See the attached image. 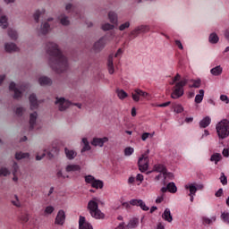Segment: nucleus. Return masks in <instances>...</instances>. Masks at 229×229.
<instances>
[{"label":"nucleus","instance_id":"11","mask_svg":"<svg viewBox=\"0 0 229 229\" xmlns=\"http://www.w3.org/2000/svg\"><path fill=\"white\" fill-rule=\"evenodd\" d=\"M55 105H59V110L60 112H64V110H67L69 108V106L71 105V102L69 100H65V98H56Z\"/></svg>","mask_w":229,"mask_h":229},{"label":"nucleus","instance_id":"26","mask_svg":"<svg viewBox=\"0 0 229 229\" xmlns=\"http://www.w3.org/2000/svg\"><path fill=\"white\" fill-rule=\"evenodd\" d=\"M210 123H212L210 116H206L199 122V126L201 128H208V126H210Z\"/></svg>","mask_w":229,"mask_h":229},{"label":"nucleus","instance_id":"43","mask_svg":"<svg viewBox=\"0 0 229 229\" xmlns=\"http://www.w3.org/2000/svg\"><path fill=\"white\" fill-rule=\"evenodd\" d=\"M139 35H140V30H139V27H137L136 29H134L130 34L129 37L131 38H137V37H139Z\"/></svg>","mask_w":229,"mask_h":229},{"label":"nucleus","instance_id":"29","mask_svg":"<svg viewBox=\"0 0 229 229\" xmlns=\"http://www.w3.org/2000/svg\"><path fill=\"white\" fill-rule=\"evenodd\" d=\"M49 30H51L49 23L47 22L43 23L40 29L41 35H47V33H49Z\"/></svg>","mask_w":229,"mask_h":229},{"label":"nucleus","instance_id":"59","mask_svg":"<svg viewBox=\"0 0 229 229\" xmlns=\"http://www.w3.org/2000/svg\"><path fill=\"white\" fill-rule=\"evenodd\" d=\"M22 114H24V108L18 107L16 109V115H18L19 117H22Z\"/></svg>","mask_w":229,"mask_h":229},{"label":"nucleus","instance_id":"42","mask_svg":"<svg viewBox=\"0 0 229 229\" xmlns=\"http://www.w3.org/2000/svg\"><path fill=\"white\" fill-rule=\"evenodd\" d=\"M46 13V10L42 9L36 11V13H34V20L36 22H38L39 19H40V15Z\"/></svg>","mask_w":229,"mask_h":229},{"label":"nucleus","instance_id":"28","mask_svg":"<svg viewBox=\"0 0 229 229\" xmlns=\"http://www.w3.org/2000/svg\"><path fill=\"white\" fill-rule=\"evenodd\" d=\"M82 143L84 144V146L82 147L81 153H85V151H90V144L89 143V140H87V138L82 139Z\"/></svg>","mask_w":229,"mask_h":229},{"label":"nucleus","instance_id":"35","mask_svg":"<svg viewBox=\"0 0 229 229\" xmlns=\"http://www.w3.org/2000/svg\"><path fill=\"white\" fill-rule=\"evenodd\" d=\"M205 96V90L200 89L199 91V94L195 97V103L199 104L201 101H203V98Z\"/></svg>","mask_w":229,"mask_h":229},{"label":"nucleus","instance_id":"38","mask_svg":"<svg viewBox=\"0 0 229 229\" xmlns=\"http://www.w3.org/2000/svg\"><path fill=\"white\" fill-rule=\"evenodd\" d=\"M191 81H192L193 83L189 84L190 89H199V87H201V80H191Z\"/></svg>","mask_w":229,"mask_h":229},{"label":"nucleus","instance_id":"30","mask_svg":"<svg viewBox=\"0 0 229 229\" xmlns=\"http://www.w3.org/2000/svg\"><path fill=\"white\" fill-rule=\"evenodd\" d=\"M17 173H19V165L17 163H13V182H17L19 178L17 177Z\"/></svg>","mask_w":229,"mask_h":229},{"label":"nucleus","instance_id":"44","mask_svg":"<svg viewBox=\"0 0 229 229\" xmlns=\"http://www.w3.org/2000/svg\"><path fill=\"white\" fill-rule=\"evenodd\" d=\"M1 27L4 30H6V28H8V18H6V16L4 15L1 16Z\"/></svg>","mask_w":229,"mask_h":229},{"label":"nucleus","instance_id":"57","mask_svg":"<svg viewBox=\"0 0 229 229\" xmlns=\"http://www.w3.org/2000/svg\"><path fill=\"white\" fill-rule=\"evenodd\" d=\"M149 137L151 138V137H153V135H152L151 133H149V132H144V133L141 135V140H142L143 141H146V140H148V139H149Z\"/></svg>","mask_w":229,"mask_h":229},{"label":"nucleus","instance_id":"31","mask_svg":"<svg viewBox=\"0 0 229 229\" xmlns=\"http://www.w3.org/2000/svg\"><path fill=\"white\" fill-rule=\"evenodd\" d=\"M39 84L40 85H51L53 83V81H51V79L49 77H40L38 79Z\"/></svg>","mask_w":229,"mask_h":229},{"label":"nucleus","instance_id":"63","mask_svg":"<svg viewBox=\"0 0 229 229\" xmlns=\"http://www.w3.org/2000/svg\"><path fill=\"white\" fill-rule=\"evenodd\" d=\"M175 46H177V47H179V49L182 50L183 49V45L182 44V41L176 39L175 40Z\"/></svg>","mask_w":229,"mask_h":229},{"label":"nucleus","instance_id":"64","mask_svg":"<svg viewBox=\"0 0 229 229\" xmlns=\"http://www.w3.org/2000/svg\"><path fill=\"white\" fill-rule=\"evenodd\" d=\"M171 105V102H165V103H163V104H159V105H157V106L159 107V108H165V106H169Z\"/></svg>","mask_w":229,"mask_h":229},{"label":"nucleus","instance_id":"40","mask_svg":"<svg viewBox=\"0 0 229 229\" xmlns=\"http://www.w3.org/2000/svg\"><path fill=\"white\" fill-rule=\"evenodd\" d=\"M59 21L63 26H69V24H71V21H69V18L65 15H61L59 17Z\"/></svg>","mask_w":229,"mask_h":229},{"label":"nucleus","instance_id":"53","mask_svg":"<svg viewBox=\"0 0 229 229\" xmlns=\"http://www.w3.org/2000/svg\"><path fill=\"white\" fill-rule=\"evenodd\" d=\"M221 218L223 219L224 223H227V225H229V213L228 212L222 213Z\"/></svg>","mask_w":229,"mask_h":229},{"label":"nucleus","instance_id":"6","mask_svg":"<svg viewBox=\"0 0 229 229\" xmlns=\"http://www.w3.org/2000/svg\"><path fill=\"white\" fill-rule=\"evenodd\" d=\"M149 149H148L141 157L139 158L138 165L140 173H146L148 167H149Z\"/></svg>","mask_w":229,"mask_h":229},{"label":"nucleus","instance_id":"24","mask_svg":"<svg viewBox=\"0 0 229 229\" xmlns=\"http://www.w3.org/2000/svg\"><path fill=\"white\" fill-rule=\"evenodd\" d=\"M5 51L7 53H15L19 51V47L14 43H7L5 44Z\"/></svg>","mask_w":229,"mask_h":229},{"label":"nucleus","instance_id":"25","mask_svg":"<svg viewBox=\"0 0 229 229\" xmlns=\"http://www.w3.org/2000/svg\"><path fill=\"white\" fill-rule=\"evenodd\" d=\"M107 67L109 74H114V55H110L107 59Z\"/></svg>","mask_w":229,"mask_h":229},{"label":"nucleus","instance_id":"32","mask_svg":"<svg viewBox=\"0 0 229 229\" xmlns=\"http://www.w3.org/2000/svg\"><path fill=\"white\" fill-rule=\"evenodd\" d=\"M166 187L168 189V192H171V194H176L178 191V188L174 182H169Z\"/></svg>","mask_w":229,"mask_h":229},{"label":"nucleus","instance_id":"22","mask_svg":"<svg viewBox=\"0 0 229 229\" xmlns=\"http://www.w3.org/2000/svg\"><path fill=\"white\" fill-rule=\"evenodd\" d=\"M64 153L68 160H74L76 158L78 153L72 149H69L67 148H64Z\"/></svg>","mask_w":229,"mask_h":229},{"label":"nucleus","instance_id":"60","mask_svg":"<svg viewBox=\"0 0 229 229\" xmlns=\"http://www.w3.org/2000/svg\"><path fill=\"white\" fill-rule=\"evenodd\" d=\"M16 200H13L12 203L14 207H21V202L19 201V197L17 195L14 196Z\"/></svg>","mask_w":229,"mask_h":229},{"label":"nucleus","instance_id":"48","mask_svg":"<svg viewBox=\"0 0 229 229\" xmlns=\"http://www.w3.org/2000/svg\"><path fill=\"white\" fill-rule=\"evenodd\" d=\"M20 221H21V223H28V221H30V214L28 213L21 214L20 216Z\"/></svg>","mask_w":229,"mask_h":229},{"label":"nucleus","instance_id":"17","mask_svg":"<svg viewBox=\"0 0 229 229\" xmlns=\"http://www.w3.org/2000/svg\"><path fill=\"white\" fill-rule=\"evenodd\" d=\"M79 229H94L92 228V225L87 222L85 216H81L79 218Z\"/></svg>","mask_w":229,"mask_h":229},{"label":"nucleus","instance_id":"23","mask_svg":"<svg viewBox=\"0 0 229 229\" xmlns=\"http://www.w3.org/2000/svg\"><path fill=\"white\" fill-rule=\"evenodd\" d=\"M37 117H38V114L37 112L31 113L30 115V130H33L35 128V124L37 123Z\"/></svg>","mask_w":229,"mask_h":229},{"label":"nucleus","instance_id":"7","mask_svg":"<svg viewBox=\"0 0 229 229\" xmlns=\"http://www.w3.org/2000/svg\"><path fill=\"white\" fill-rule=\"evenodd\" d=\"M108 19H109L111 24L106 23V24L102 25V30L104 31H110V30H114V28H115V26H117V22H118L117 13H115L114 12H109ZM114 24H115V26Z\"/></svg>","mask_w":229,"mask_h":229},{"label":"nucleus","instance_id":"19","mask_svg":"<svg viewBox=\"0 0 229 229\" xmlns=\"http://www.w3.org/2000/svg\"><path fill=\"white\" fill-rule=\"evenodd\" d=\"M29 101L30 103L31 110H37V108H38V100H37V96L35 94L30 96Z\"/></svg>","mask_w":229,"mask_h":229},{"label":"nucleus","instance_id":"46","mask_svg":"<svg viewBox=\"0 0 229 229\" xmlns=\"http://www.w3.org/2000/svg\"><path fill=\"white\" fill-rule=\"evenodd\" d=\"M203 225H212V223L216 222V216H212L211 218L203 217L202 218Z\"/></svg>","mask_w":229,"mask_h":229},{"label":"nucleus","instance_id":"34","mask_svg":"<svg viewBox=\"0 0 229 229\" xmlns=\"http://www.w3.org/2000/svg\"><path fill=\"white\" fill-rule=\"evenodd\" d=\"M139 226V218H132L130 220L129 224L127 225V228H137Z\"/></svg>","mask_w":229,"mask_h":229},{"label":"nucleus","instance_id":"54","mask_svg":"<svg viewBox=\"0 0 229 229\" xmlns=\"http://www.w3.org/2000/svg\"><path fill=\"white\" fill-rule=\"evenodd\" d=\"M174 111L176 112V114H182L183 112V106L182 105L178 104L174 106Z\"/></svg>","mask_w":229,"mask_h":229},{"label":"nucleus","instance_id":"41","mask_svg":"<svg viewBox=\"0 0 229 229\" xmlns=\"http://www.w3.org/2000/svg\"><path fill=\"white\" fill-rule=\"evenodd\" d=\"M210 44H217L219 42V37L216 33H211L209 36Z\"/></svg>","mask_w":229,"mask_h":229},{"label":"nucleus","instance_id":"2","mask_svg":"<svg viewBox=\"0 0 229 229\" xmlns=\"http://www.w3.org/2000/svg\"><path fill=\"white\" fill-rule=\"evenodd\" d=\"M88 210L91 216L95 219H104L105 214L99 210V205L98 204V199L93 198V199L88 202Z\"/></svg>","mask_w":229,"mask_h":229},{"label":"nucleus","instance_id":"52","mask_svg":"<svg viewBox=\"0 0 229 229\" xmlns=\"http://www.w3.org/2000/svg\"><path fill=\"white\" fill-rule=\"evenodd\" d=\"M220 182H221L222 185H227L228 178L226 177V175H225V173L221 174Z\"/></svg>","mask_w":229,"mask_h":229},{"label":"nucleus","instance_id":"47","mask_svg":"<svg viewBox=\"0 0 229 229\" xmlns=\"http://www.w3.org/2000/svg\"><path fill=\"white\" fill-rule=\"evenodd\" d=\"M117 96L119 99H126L128 93H126V91H124L123 89H120V90H117Z\"/></svg>","mask_w":229,"mask_h":229},{"label":"nucleus","instance_id":"18","mask_svg":"<svg viewBox=\"0 0 229 229\" xmlns=\"http://www.w3.org/2000/svg\"><path fill=\"white\" fill-rule=\"evenodd\" d=\"M65 223V211L59 210L55 217V225H64Z\"/></svg>","mask_w":229,"mask_h":229},{"label":"nucleus","instance_id":"21","mask_svg":"<svg viewBox=\"0 0 229 229\" xmlns=\"http://www.w3.org/2000/svg\"><path fill=\"white\" fill-rule=\"evenodd\" d=\"M162 218L165 221H167V223H173V215H171V209L166 208L162 215Z\"/></svg>","mask_w":229,"mask_h":229},{"label":"nucleus","instance_id":"15","mask_svg":"<svg viewBox=\"0 0 229 229\" xmlns=\"http://www.w3.org/2000/svg\"><path fill=\"white\" fill-rule=\"evenodd\" d=\"M106 46V38L103 37L94 44L93 49L97 52L101 51Z\"/></svg>","mask_w":229,"mask_h":229},{"label":"nucleus","instance_id":"55","mask_svg":"<svg viewBox=\"0 0 229 229\" xmlns=\"http://www.w3.org/2000/svg\"><path fill=\"white\" fill-rule=\"evenodd\" d=\"M127 28H130V21H126L125 23H123L119 26V30L120 31H124L127 30Z\"/></svg>","mask_w":229,"mask_h":229},{"label":"nucleus","instance_id":"14","mask_svg":"<svg viewBox=\"0 0 229 229\" xmlns=\"http://www.w3.org/2000/svg\"><path fill=\"white\" fill-rule=\"evenodd\" d=\"M166 170L167 167L163 164H156L154 165L152 171L148 172V174H151V173H159V174H164Z\"/></svg>","mask_w":229,"mask_h":229},{"label":"nucleus","instance_id":"39","mask_svg":"<svg viewBox=\"0 0 229 229\" xmlns=\"http://www.w3.org/2000/svg\"><path fill=\"white\" fill-rule=\"evenodd\" d=\"M16 160H22V158H30V153L16 152Z\"/></svg>","mask_w":229,"mask_h":229},{"label":"nucleus","instance_id":"16","mask_svg":"<svg viewBox=\"0 0 229 229\" xmlns=\"http://www.w3.org/2000/svg\"><path fill=\"white\" fill-rule=\"evenodd\" d=\"M108 142V137L104 138H94L91 141V145L95 147L103 148L105 146V143Z\"/></svg>","mask_w":229,"mask_h":229},{"label":"nucleus","instance_id":"58","mask_svg":"<svg viewBox=\"0 0 229 229\" xmlns=\"http://www.w3.org/2000/svg\"><path fill=\"white\" fill-rule=\"evenodd\" d=\"M8 174H10V170H8V168L2 167L1 168V175L8 176Z\"/></svg>","mask_w":229,"mask_h":229},{"label":"nucleus","instance_id":"50","mask_svg":"<svg viewBox=\"0 0 229 229\" xmlns=\"http://www.w3.org/2000/svg\"><path fill=\"white\" fill-rule=\"evenodd\" d=\"M178 81H182V76L180 73H177L170 82V85H175V83H178Z\"/></svg>","mask_w":229,"mask_h":229},{"label":"nucleus","instance_id":"62","mask_svg":"<svg viewBox=\"0 0 229 229\" xmlns=\"http://www.w3.org/2000/svg\"><path fill=\"white\" fill-rule=\"evenodd\" d=\"M220 99H221V101H224V103H226V104L229 103L228 96H226V95H221Z\"/></svg>","mask_w":229,"mask_h":229},{"label":"nucleus","instance_id":"4","mask_svg":"<svg viewBox=\"0 0 229 229\" xmlns=\"http://www.w3.org/2000/svg\"><path fill=\"white\" fill-rule=\"evenodd\" d=\"M216 133L218 139L225 140L229 137V121L227 119H223L216 125Z\"/></svg>","mask_w":229,"mask_h":229},{"label":"nucleus","instance_id":"27","mask_svg":"<svg viewBox=\"0 0 229 229\" xmlns=\"http://www.w3.org/2000/svg\"><path fill=\"white\" fill-rule=\"evenodd\" d=\"M8 36L12 40H17V38H19V34L17 33V30H15V29L9 28Z\"/></svg>","mask_w":229,"mask_h":229},{"label":"nucleus","instance_id":"33","mask_svg":"<svg viewBox=\"0 0 229 229\" xmlns=\"http://www.w3.org/2000/svg\"><path fill=\"white\" fill-rule=\"evenodd\" d=\"M211 74H213V76H220V74L223 73V68L218 65L213 69L210 70Z\"/></svg>","mask_w":229,"mask_h":229},{"label":"nucleus","instance_id":"20","mask_svg":"<svg viewBox=\"0 0 229 229\" xmlns=\"http://www.w3.org/2000/svg\"><path fill=\"white\" fill-rule=\"evenodd\" d=\"M66 173H80L81 171V166L80 165H68L65 167Z\"/></svg>","mask_w":229,"mask_h":229},{"label":"nucleus","instance_id":"5","mask_svg":"<svg viewBox=\"0 0 229 229\" xmlns=\"http://www.w3.org/2000/svg\"><path fill=\"white\" fill-rule=\"evenodd\" d=\"M85 182L91 185L93 189H103L105 182L99 179H96L94 175L89 174L84 176Z\"/></svg>","mask_w":229,"mask_h":229},{"label":"nucleus","instance_id":"56","mask_svg":"<svg viewBox=\"0 0 229 229\" xmlns=\"http://www.w3.org/2000/svg\"><path fill=\"white\" fill-rule=\"evenodd\" d=\"M52 212H55V208L53 206H48L45 208V215H50Z\"/></svg>","mask_w":229,"mask_h":229},{"label":"nucleus","instance_id":"10","mask_svg":"<svg viewBox=\"0 0 229 229\" xmlns=\"http://www.w3.org/2000/svg\"><path fill=\"white\" fill-rule=\"evenodd\" d=\"M129 205H132V207H140L144 212L149 210V208L146 206V203L143 202L142 199H132L130 200Z\"/></svg>","mask_w":229,"mask_h":229},{"label":"nucleus","instance_id":"12","mask_svg":"<svg viewBox=\"0 0 229 229\" xmlns=\"http://www.w3.org/2000/svg\"><path fill=\"white\" fill-rule=\"evenodd\" d=\"M9 89L14 92V99H19V98H22V88H21V89H18L15 82L10 83Z\"/></svg>","mask_w":229,"mask_h":229},{"label":"nucleus","instance_id":"9","mask_svg":"<svg viewBox=\"0 0 229 229\" xmlns=\"http://www.w3.org/2000/svg\"><path fill=\"white\" fill-rule=\"evenodd\" d=\"M148 96H149L148 92L142 91L141 89H134V92L131 93L132 99L136 103H139V101H140V97L148 98Z\"/></svg>","mask_w":229,"mask_h":229},{"label":"nucleus","instance_id":"45","mask_svg":"<svg viewBox=\"0 0 229 229\" xmlns=\"http://www.w3.org/2000/svg\"><path fill=\"white\" fill-rule=\"evenodd\" d=\"M220 160H221V154L219 153L213 154L210 157V161L215 162V164H217V162H219Z\"/></svg>","mask_w":229,"mask_h":229},{"label":"nucleus","instance_id":"3","mask_svg":"<svg viewBox=\"0 0 229 229\" xmlns=\"http://www.w3.org/2000/svg\"><path fill=\"white\" fill-rule=\"evenodd\" d=\"M189 83V80L183 78L182 81L176 82L174 87L172 88L171 98L172 99H180L182 96L184 94L183 87Z\"/></svg>","mask_w":229,"mask_h":229},{"label":"nucleus","instance_id":"13","mask_svg":"<svg viewBox=\"0 0 229 229\" xmlns=\"http://www.w3.org/2000/svg\"><path fill=\"white\" fill-rule=\"evenodd\" d=\"M162 178H164V185H165V180L168 178V180H173V178H174V174H173V173L171 172H167V169L165 170V173L159 174L158 175H157L155 177L156 182H158V180H162Z\"/></svg>","mask_w":229,"mask_h":229},{"label":"nucleus","instance_id":"51","mask_svg":"<svg viewBox=\"0 0 229 229\" xmlns=\"http://www.w3.org/2000/svg\"><path fill=\"white\" fill-rule=\"evenodd\" d=\"M133 151H134V149L131 147L125 148V149H124L125 157H131V155H133Z\"/></svg>","mask_w":229,"mask_h":229},{"label":"nucleus","instance_id":"37","mask_svg":"<svg viewBox=\"0 0 229 229\" xmlns=\"http://www.w3.org/2000/svg\"><path fill=\"white\" fill-rule=\"evenodd\" d=\"M46 156L47 158H53V153L50 151L46 152L45 150L41 156L38 154L36 156V160H42V158H44Z\"/></svg>","mask_w":229,"mask_h":229},{"label":"nucleus","instance_id":"49","mask_svg":"<svg viewBox=\"0 0 229 229\" xmlns=\"http://www.w3.org/2000/svg\"><path fill=\"white\" fill-rule=\"evenodd\" d=\"M138 30H140V33H148L149 31V25H140L138 27Z\"/></svg>","mask_w":229,"mask_h":229},{"label":"nucleus","instance_id":"1","mask_svg":"<svg viewBox=\"0 0 229 229\" xmlns=\"http://www.w3.org/2000/svg\"><path fill=\"white\" fill-rule=\"evenodd\" d=\"M47 53L49 55V65L53 71L58 74L65 72L69 69L67 57L63 55L62 51L58 48L56 43L48 42L46 47Z\"/></svg>","mask_w":229,"mask_h":229},{"label":"nucleus","instance_id":"8","mask_svg":"<svg viewBox=\"0 0 229 229\" xmlns=\"http://www.w3.org/2000/svg\"><path fill=\"white\" fill-rule=\"evenodd\" d=\"M185 191H189L188 196L196 194L199 189H203V185H198L196 182H191L184 186Z\"/></svg>","mask_w":229,"mask_h":229},{"label":"nucleus","instance_id":"36","mask_svg":"<svg viewBox=\"0 0 229 229\" xmlns=\"http://www.w3.org/2000/svg\"><path fill=\"white\" fill-rule=\"evenodd\" d=\"M66 12H72V13H75V15H78V8L76 6L72 5V4H67L65 6Z\"/></svg>","mask_w":229,"mask_h":229},{"label":"nucleus","instance_id":"61","mask_svg":"<svg viewBox=\"0 0 229 229\" xmlns=\"http://www.w3.org/2000/svg\"><path fill=\"white\" fill-rule=\"evenodd\" d=\"M136 181L140 182V183H142V182H144V175H142L141 174H138L136 176Z\"/></svg>","mask_w":229,"mask_h":229}]
</instances>
